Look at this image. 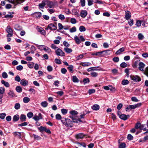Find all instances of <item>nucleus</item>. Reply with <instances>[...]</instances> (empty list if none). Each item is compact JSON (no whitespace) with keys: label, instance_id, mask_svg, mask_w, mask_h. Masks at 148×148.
<instances>
[{"label":"nucleus","instance_id":"obj_1","mask_svg":"<svg viewBox=\"0 0 148 148\" xmlns=\"http://www.w3.org/2000/svg\"><path fill=\"white\" fill-rule=\"evenodd\" d=\"M61 120L62 123L65 126L68 127H72L73 126L72 121L69 119L64 118Z\"/></svg>","mask_w":148,"mask_h":148},{"label":"nucleus","instance_id":"obj_2","mask_svg":"<svg viewBox=\"0 0 148 148\" xmlns=\"http://www.w3.org/2000/svg\"><path fill=\"white\" fill-rule=\"evenodd\" d=\"M5 30L8 33V34L7 36V37H11L12 36L13 34V30L10 26H8L7 27Z\"/></svg>","mask_w":148,"mask_h":148},{"label":"nucleus","instance_id":"obj_3","mask_svg":"<svg viewBox=\"0 0 148 148\" xmlns=\"http://www.w3.org/2000/svg\"><path fill=\"white\" fill-rule=\"evenodd\" d=\"M55 52L56 55L58 56H65V53L64 51L59 48H58V49L56 50Z\"/></svg>","mask_w":148,"mask_h":148},{"label":"nucleus","instance_id":"obj_4","mask_svg":"<svg viewBox=\"0 0 148 148\" xmlns=\"http://www.w3.org/2000/svg\"><path fill=\"white\" fill-rule=\"evenodd\" d=\"M131 79L136 82H139L141 81V78L138 75H131L130 76Z\"/></svg>","mask_w":148,"mask_h":148},{"label":"nucleus","instance_id":"obj_5","mask_svg":"<svg viewBox=\"0 0 148 148\" xmlns=\"http://www.w3.org/2000/svg\"><path fill=\"white\" fill-rule=\"evenodd\" d=\"M57 27L53 23H50L48 25L47 27L45 28V30H48V29L55 30L57 29Z\"/></svg>","mask_w":148,"mask_h":148},{"label":"nucleus","instance_id":"obj_6","mask_svg":"<svg viewBox=\"0 0 148 148\" xmlns=\"http://www.w3.org/2000/svg\"><path fill=\"white\" fill-rule=\"evenodd\" d=\"M8 1L9 2L14 4V5L20 4L21 2L24 1L23 0H8Z\"/></svg>","mask_w":148,"mask_h":148},{"label":"nucleus","instance_id":"obj_7","mask_svg":"<svg viewBox=\"0 0 148 148\" xmlns=\"http://www.w3.org/2000/svg\"><path fill=\"white\" fill-rule=\"evenodd\" d=\"M138 69L140 71L144 72V68L145 66V64L143 62H140L138 64Z\"/></svg>","mask_w":148,"mask_h":148},{"label":"nucleus","instance_id":"obj_8","mask_svg":"<svg viewBox=\"0 0 148 148\" xmlns=\"http://www.w3.org/2000/svg\"><path fill=\"white\" fill-rule=\"evenodd\" d=\"M130 116L129 115H126L125 114H123L121 115L120 116V118L124 121L126 120L129 118Z\"/></svg>","mask_w":148,"mask_h":148},{"label":"nucleus","instance_id":"obj_9","mask_svg":"<svg viewBox=\"0 0 148 148\" xmlns=\"http://www.w3.org/2000/svg\"><path fill=\"white\" fill-rule=\"evenodd\" d=\"M85 135L83 133H79L75 135V138L77 139H82L84 137H85Z\"/></svg>","mask_w":148,"mask_h":148},{"label":"nucleus","instance_id":"obj_10","mask_svg":"<svg viewBox=\"0 0 148 148\" xmlns=\"http://www.w3.org/2000/svg\"><path fill=\"white\" fill-rule=\"evenodd\" d=\"M47 5L50 8H53L55 5L54 3L52 1H47Z\"/></svg>","mask_w":148,"mask_h":148},{"label":"nucleus","instance_id":"obj_11","mask_svg":"<svg viewBox=\"0 0 148 148\" xmlns=\"http://www.w3.org/2000/svg\"><path fill=\"white\" fill-rule=\"evenodd\" d=\"M100 68L99 66L93 67L89 68L87 69V71L88 72L91 71H98L101 70V69H98V68Z\"/></svg>","mask_w":148,"mask_h":148},{"label":"nucleus","instance_id":"obj_12","mask_svg":"<svg viewBox=\"0 0 148 148\" xmlns=\"http://www.w3.org/2000/svg\"><path fill=\"white\" fill-rule=\"evenodd\" d=\"M21 84L23 86H25L28 85V81L25 79H23L21 80L20 82Z\"/></svg>","mask_w":148,"mask_h":148},{"label":"nucleus","instance_id":"obj_13","mask_svg":"<svg viewBox=\"0 0 148 148\" xmlns=\"http://www.w3.org/2000/svg\"><path fill=\"white\" fill-rule=\"evenodd\" d=\"M131 13L128 11H125V18L127 20L129 19L131 17Z\"/></svg>","mask_w":148,"mask_h":148},{"label":"nucleus","instance_id":"obj_14","mask_svg":"<svg viewBox=\"0 0 148 148\" xmlns=\"http://www.w3.org/2000/svg\"><path fill=\"white\" fill-rule=\"evenodd\" d=\"M87 14V12L86 10H82L80 13V15L82 18H85Z\"/></svg>","mask_w":148,"mask_h":148},{"label":"nucleus","instance_id":"obj_15","mask_svg":"<svg viewBox=\"0 0 148 148\" xmlns=\"http://www.w3.org/2000/svg\"><path fill=\"white\" fill-rule=\"evenodd\" d=\"M19 119L21 122H24L26 121V117L25 115L22 114L21 115Z\"/></svg>","mask_w":148,"mask_h":148},{"label":"nucleus","instance_id":"obj_16","mask_svg":"<svg viewBox=\"0 0 148 148\" xmlns=\"http://www.w3.org/2000/svg\"><path fill=\"white\" fill-rule=\"evenodd\" d=\"M125 51V48L123 47L117 50L115 53V54L118 55L121 54V52L124 51Z\"/></svg>","mask_w":148,"mask_h":148},{"label":"nucleus","instance_id":"obj_17","mask_svg":"<svg viewBox=\"0 0 148 148\" xmlns=\"http://www.w3.org/2000/svg\"><path fill=\"white\" fill-rule=\"evenodd\" d=\"M20 118L18 114H16L13 116V121L14 122L18 121Z\"/></svg>","mask_w":148,"mask_h":148},{"label":"nucleus","instance_id":"obj_18","mask_svg":"<svg viewBox=\"0 0 148 148\" xmlns=\"http://www.w3.org/2000/svg\"><path fill=\"white\" fill-rule=\"evenodd\" d=\"M135 108L134 105H130L128 106L125 108L126 111H127L129 109H134Z\"/></svg>","mask_w":148,"mask_h":148},{"label":"nucleus","instance_id":"obj_19","mask_svg":"<svg viewBox=\"0 0 148 148\" xmlns=\"http://www.w3.org/2000/svg\"><path fill=\"white\" fill-rule=\"evenodd\" d=\"M92 108L94 110H97L99 109V106L97 104H95L92 106Z\"/></svg>","mask_w":148,"mask_h":148},{"label":"nucleus","instance_id":"obj_20","mask_svg":"<svg viewBox=\"0 0 148 148\" xmlns=\"http://www.w3.org/2000/svg\"><path fill=\"white\" fill-rule=\"evenodd\" d=\"M74 66L72 65H69V66L67 67V69L70 72L73 73V71Z\"/></svg>","mask_w":148,"mask_h":148},{"label":"nucleus","instance_id":"obj_21","mask_svg":"<svg viewBox=\"0 0 148 148\" xmlns=\"http://www.w3.org/2000/svg\"><path fill=\"white\" fill-rule=\"evenodd\" d=\"M91 64L89 62H82L80 64V65L82 66H88Z\"/></svg>","mask_w":148,"mask_h":148},{"label":"nucleus","instance_id":"obj_22","mask_svg":"<svg viewBox=\"0 0 148 148\" xmlns=\"http://www.w3.org/2000/svg\"><path fill=\"white\" fill-rule=\"evenodd\" d=\"M34 14L36 18H40L42 15L41 13L40 12H36L34 13Z\"/></svg>","mask_w":148,"mask_h":148},{"label":"nucleus","instance_id":"obj_23","mask_svg":"<svg viewBox=\"0 0 148 148\" xmlns=\"http://www.w3.org/2000/svg\"><path fill=\"white\" fill-rule=\"evenodd\" d=\"M74 40L75 41L76 43L77 44H78V45L80 43L81 40L77 36H75Z\"/></svg>","mask_w":148,"mask_h":148},{"label":"nucleus","instance_id":"obj_24","mask_svg":"<svg viewBox=\"0 0 148 148\" xmlns=\"http://www.w3.org/2000/svg\"><path fill=\"white\" fill-rule=\"evenodd\" d=\"M45 127L41 126L40 127H38L37 128L39 130V131L41 133H42L43 132L45 131Z\"/></svg>","mask_w":148,"mask_h":148},{"label":"nucleus","instance_id":"obj_25","mask_svg":"<svg viewBox=\"0 0 148 148\" xmlns=\"http://www.w3.org/2000/svg\"><path fill=\"white\" fill-rule=\"evenodd\" d=\"M72 80L74 82H78L79 80L77 78L76 76H73L72 77Z\"/></svg>","mask_w":148,"mask_h":148},{"label":"nucleus","instance_id":"obj_26","mask_svg":"<svg viewBox=\"0 0 148 148\" xmlns=\"http://www.w3.org/2000/svg\"><path fill=\"white\" fill-rule=\"evenodd\" d=\"M43 49L45 51L48 53H50L51 51V49L46 46H45L43 48Z\"/></svg>","mask_w":148,"mask_h":148},{"label":"nucleus","instance_id":"obj_27","mask_svg":"<svg viewBox=\"0 0 148 148\" xmlns=\"http://www.w3.org/2000/svg\"><path fill=\"white\" fill-rule=\"evenodd\" d=\"M64 50L66 52L68 53H70L72 51V50L71 49L68 48H64Z\"/></svg>","mask_w":148,"mask_h":148},{"label":"nucleus","instance_id":"obj_28","mask_svg":"<svg viewBox=\"0 0 148 148\" xmlns=\"http://www.w3.org/2000/svg\"><path fill=\"white\" fill-rule=\"evenodd\" d=\"M2 84H3L6 87H9V84L8 82H6L4 80H2L1 81Z\"/></svg>","mask_w":148,"mask_h":148},{"label":"nucleus","instance_id":"obj_29","mask_svg":"<svg viewBox=\"0 0 148 148\" xmlns=\"http://www.w3.org/2000/svg\"><path fill=\"white\" fill-rule=\"evenodd\" d=\"M16 90L18 92H22V89L21 87L20 86H17L16 88Z\"/></svg>","mask_w":148,"mask_h":148},{"label":"nucleus","instance_id":"obj_30","mask_svg":"<svg viewBox=\"0 0 148 148\" xmlns=\"http://www.w3.org/2000/svg\"><path fill=\"white\" fill-rule=\"evenodd\" d=\"M8 94L9 96L10 97H12L14 96L15 95L14 93V92L11 90H10V91L8 93Z\"/></svg>","mask_w":148,"mask_h":148},{"label":"nucleus","instance_id":"obj_31","mask_svg":"<svg viewBox=\"0 0 148 148\" xmlns=\"http://www.w3.org/2000/svg\"><path fill=\"white\" fill-rule=\"evenodd\" d=\"M40 104L42 107L45 108L47 106L48 103L47 101H44L42 102Z\"/></svg>","mask_w":148,"mask_h":148},{"label":"nucleus","instance_id":"obj_32","mask_svg":"<svg viewBox=\"0 0 148 148\" xmlns=\"http://www.w3.org/2000/svg\"><path fill=\"white\" fill-rule=\"evenodd\" d=\"M129 83V81L127 79H123L122 81V84L123 85L128 84Z\"/></svg>","mask_w":148,"mask_h":148},{"label":"nucleus","instance_id":"obj_33","mask_svg":"<svg viewBox=\"0 0 148 148\" xmlns=\"http://www.w3.org/2000/svg\"><path fill=\"white\" fill-rule=\"evenodd\" d=\"M13 134L15 136H18L19 138H21V132H14Z\"/></svg>","mask_w":148,"mask_h":148},{"label":"nucleus","instance_id":"obj_34","mask_svg":"<svg viewBox=\"0 0 148 148\" xmlns=\"http://www.w3.org/2000/svg\"><path fill=\"white\" fill-rule=\"evenodd\" d=\"M5 92V88L3 87H0V95L3 97V94Z\"/></svg>","mask_w":148,"mask_h":148},{"label":"nucleus","instance_id":"obj_35","mask_svg":"<svg viewBox=\"0 0 148 148\" xmlns=\"http://www.w3.org/2000/svg\"><path fill=\"white\" fill-rule=\"evenodd\" d=\"M83 82H84V84H86L89 83L90 82V80L89 78H86L83 79Z\"/></svg>","mask_w":148,"mask_h":148},{"label":"nucleus","instance_id":"obj_36","mask_svg":"<svg viewBox=\"0 0 148 148\" xmlns=\"http://www.w3.org/2000/svg\"><path fill=\"white\" fill-rule=\"evenodd\" d=\"M33 119L35 121H38L40 119H42V117H40V116H34L33 118Z\"/></svg>","mask_w":148,"mask_h":148},{"label":"nucleus","instance_id":"obj_37","mask_svg":"<svg viewBox=\"0 0 148 148\" xmlns=\"http://www.w3.org/2000/svg\"><path fill=\"white\" fill-rule=\"evenodd\" d=\"M126 147V145L124 143H122L120 144L119 148H125Z\"/></svg>","mask_w":148,"mask_h":148},{"label":"nucleus","instance_id":"obj_38","mask_svg":"<svg viewBox=\"0 0 148 148\" xmlns=\"http://www.w3.org/2000/svg\"><path fill=\"white\" fill-rule=\"evenodd\" d=\"M30 101V99L28 97H25L23 99V101L25 103H27Z\"/></svg>","mask_w":148,"mask_h":148},{"label":"nucleus","instance_id":"obj_39","mask_svg":"<svg viewBox=\"0 0 148 148\" xmlns=\"http://www.w3.org/2000/svg\"><path fill=\"white\" fill-rule=\"evenodd\" d=\"M69 113L72 115L74 116L78 114V112L75 110L70 111Z\"/></svg>","mask_w":148,"mask_h":148},{"label":"nucleus","instance_id":"obj_40","mask_svg":"<svg viewBox=\"0 0 148 148\" xmlns=\"http://www.w3.org/2000/svg\"><path fill=\"white\" fill-rule=\"evenodd\" d=\"M34 64V63L32 62H31L27 64V66L30 68H32L33 67Z\"/></svg>","mask_w":148,"mask_h":148},{"label":"nucleus","instance_id":"obj_41","mask_svg":"<svg viewBox=\"0 0 148 148\" xmlns=\"http://www.w3.org/2000/svg\"><path fill=\"white\" fill-rule=\"evenodd\" d=\"M90 75L92 77H96L98 75V73L95 72H91Z\"/></svg>","mask_w":148,"mask_h":148},{"label":"nucleus","instance_id":"obj_42","mask_svg":"<svg viewBox=\"0 0 148 148\" xmlns=\"http://www.w3.org/2000/svg\"><path fill=\"white\" fill-rule=\"evenodd\" d=\"M127 66V64L125 62H123L120 64V66L123 68L126 67Z\"/></svg>","mask_w":148,"mask_h":148},{"label":"nucleus","instance_id":"obj_43","mask_svg":"<svg viewBox=\"0 0 148 148\" xmlns=\"http://www.w3.org/2000/svg\"><path fill=\"white\" fill-rule=\"evenodd\" d=\"M79 30L81 32H84L86 31V29L83 26H81L79 27Z\"/></svg>","mask_w":148,"mask_h":148},{"label":"nucleus","instance_id":"obj_44","mask_svg":"<svg viewBox=\"0 0 148 148\" xmlns=\"http://www.w3.org/2000/svg\"><path fill=\"white\" fill-rule=\"evenodd\" d=\"M140 126L141 123L139 122H137L136 124L135 125V128L136 129H137L139 128H140Z\"/></svg>","mask_w":148,"mask_h":148},{"label":"nucleus","instance_id":"obj_45","mask_svg":"<svg viewBox=\"0 0 148 148\" xmlns=\"http://www.w3.org/2000/svg\"><path fill=\"white\" fill-rule=\"evenodd\" d=\"M77 144L78 145V147H81V146L84 147H86V144L84 143H77Z\"/></svg>","mask_w":148,"mask_h":148},{"label":"nucleus","instance_id":"obj_46","mask_svg":"<svg viewBox=\"0 0 148 148\" xmlns=\"http://www.w3.org/2000/svg\"><path fill=\"white\" fill-rule=\"evenodd\" d=\"M61 111L63 114L65 115L67 113L68 110L65 109H62L61 110Z\"/></svg>","mask_w":148,"mask_h":148},{"label":"nucleus","instance_id":"obj_47","mask_svg":"<svg viewBox=\"0 0 148 148\" xmlns=\"http://www.w3.org/2000/svg\"><path fill=\"white\" fill-rule=\"evenodd\" d=\"M45 5V3L42 1V3L39 4L38 6L40 8L43 9Z\"/></svg>","mask_w":148,"mask_h":148},{"label":"nucleus","instance_id":"obj_48","mask_svg":"<svg viewBox=\"0 0 148 148\" xmlns=\"http://www.w3.org/2000/svg\"><path fill=\"white\" fill-rule=\"evenodd\" d=\"M33 136L34 138L37 140H40L41 138L40 137L35 134H33Z\"/></svg>","mask_w":148,"mask_h":148},{"label":"nucleus","instance_id":"obj_49","mask_svg":"<svg viewBox=\"0 0 148 148\" xmlns=\"http://www.w3.org/2000/svg\"><path fill=\"white\" fill-rule=\"evenodd\" d=\"M6 114L5 113H3L0 114V118L2 119H4Z\"/></svg>","mask_w":148,"mask_h":148},{"label":"nucleus","instance_id":"obj_50","mask_svg":"<svg viewBox=\"0 0 148 148\" xmlns=\"http://www.w3.org/2000/svg\"><path fill=\"white\" fill-rule=\"evenodd\" d=\"M56 118L57 120H60L62 119V117L60 114H57L56 115Z\"/></svg>","mask_w":148,"mask_h":148},{"label":"nucleus","instance_id":"obj_51","mask_svg":"<svg viewBox=\"0 0 148 148\" xmlns=\"http://www.w3.org/2000/svg\"><path fill=\"white\" fill-rule=\"evenodd\" d=\"M138 37L140 40H142L144 38L143 36L141 33H139L138 34Z\"/></svg>","mask_w":148,"mask_h":148},{"label":"nucleus","instance_id":"obj_52","mask_svg":"<svg viewBox=\"0 0 148 148\" xmlns=\"http://www.w3.org/2000/svg\"><path fill=\"white\" fill-rule=\"evenodd\" d=\"M72 121V122H73L74 123H78V121H79V122H82V121L81 120V119H79V118L78 119H73Z\"/></svg>","mask_w":148,"mask_h":148},{"label":"nucleus","instance_id":"obj_53","mask_svg":"<svg viewBox=\"0 0 148 148\" xmlns=\"http://www.w3.org/2000/svg\"><path fill=\"white\" fill-rule=\"evenodd\" d=\"M119 60V58L118 57H114L112 59V60L115 62H118Z\"/></svg>","mask_w":148,"mask_h":148},{"label":"nucleus","instance_id":"obj_54","mask_svg":"<svg viewBox=\"0 0 148 148\" xmlns=\"http://www.w3.org/2000/svg\"><path fill=\"white\" fill-rule=\"evenodd\" d=\"M27 116L29 119L31 118L33 116V114L32 112H29L27 113Z\"/></svg>","mask_w":148,"mask_h":148},{"label":"nucleus","instance_id":"obj_55","mask_svg":"<svg viewBox=\"0 0 148 148\" xmlns=\"http://www.w3.org/2000/svg\"><path fill=\"white\" fill-rule=\"evenodd\" d=\"M20 108V105L19 103H16L14 106V108L16 110H18Z\"/></svg>","mask_w":148,"mask_h":148},{"label":"nucleus","instance_id":"obj_56","mask_svg":"<svg viewBox=\"0 0 148 148\" xmlns=\"http://www.w3.org/2000/svg\"><path fill=\"white\" fill-rule=\"evenodd\" d=\"M61 71L62 73L65 74L67 72V70L65 68H62L61 69Z\"/></svg>","mask_w":148,"mask_h":148},{"label":"nucleus","instance_id":"obj_57","mask_svg":"<svg viewBox=\"0 0 148 148\" xmlns=\"http://www.w3.org/2000/svg\"><path fill=\"white\" fill-rule=\"evenodd\" d=\"M95 92V90L94 89H89L88 90V93L89 95H91L92 93H94Z\"/></svg>","mask_w":148,"mask_h":148},{"label":"nucleus","instance_id":"obj_58","mask_svg":"<svg viewBox=\"0 0 148 148\" xmlns=\"http://www.w3.org/2000/svg\"><path fill=\"white\" fill-rule=\"evenodd\" d=\"M133 137L130 134H129L127 136V139L129 140H133Z\"/></svg>","mask_w":148,"mask_h":148},{"label":"nucleus","instance_id":"obj_59","mask_svg":"<svg viewBox=\"0 0 148 148\" xmlns=\"http://www.w3.org/2000/svg\"><path fill=\"white\" fill-rule=\"evenodd\" d=\"M21 80L20 77L19 75H17L16 76L15 78V81L19 82L21 81Z\"/></svg>","mask_w":148,"mask_h":148},{"label":"nucleus","instance_id":"obj_60","mask_svg":"<svg viewBox=\"0 0 148 148\" xmlns=\"http://www.w3.org/2000/svg\"><path fill=\"white\" fill-rule=\"evenodd\" d=\"M76 29L75 27H73L71 29H70V31L71 33H73L76 32Z\"/></svg>","mask_w":148,"mask_h":148},{"label":"nucleus","instance_id":"obj_61","mask_svg":"<svg viewBox=\"0 0 148 148\" xmlns=\"http://www.w3.org/2000/svg\"><path fill=\"white\" fill-rule=\"evenodd\" d=\"M55 61L56 63L57 64H61L62 63L60 60L57 58H56L55 59Z\"/></svg>","mask_w":148,"mask_h":148},{"label":"nucleus","instance_id":"obj_62","mask_svg":"<svg viewBox=\"0 0 148 148\" xmlns=\"http://www.w3.org/2000/svg\"><path fill=\"white\" fill-rule=\"evenodd\" d=\"M71 22L72 24H74L77 23V21L76 19L74 18H71Z\"/></svg>","mask_w":148,"mask_h":148},{"label":"nucleus","instance_id":"obj_63","mask_svg":"<svg viewBox=\"0 0 148 148\" xmlns=\"http://www.w3.org/2000/svg\"><path fill=\"white\" fill-rule=\"evenodd\" d=\"M2 77L4 78H7L8 77V75L5 72H3L2 73Z\"/></svg>","mask_w":148,"mask_h":148},{"label":"nucleus","instance_id":"obj_64","mask_svg":"<svg viewBox=\"0 0 148 148\" xmlns=\"http://www.w3.org/2000/svg\"><path fill=\"white\" fill-rule=\"evenodd\" d=\"M144 71V74L148 77V67H146Z\"/></svg>","mask_w":148,"mask_h":148}]
</instances>
